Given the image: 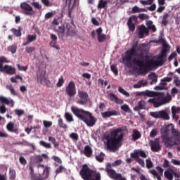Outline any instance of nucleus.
<instances>
[{
    "label": "nucleus",
    "mask_w": 180,
    "mask_h": 180,
    "mask_svg": "<svg viewBox=\"0 0 180 180\" xmlns=\"http://www.w3.org/2000/svg\"><path fill=\"white\" fill-rule=\"evenodd\" d=\"M141 109H146V103L143 100L138 103V105L134 108V110H141Z\"/></svg>",
    "instance_id": "bb28decb"
},
{
    "label": "nucleus",
    "mask_w": 180,
    "mask_h": 180,
    "mask_svg": "<svg viewBox=\"0 0 180 180\" xmlns=\"http://www.w3.org/2000/svg\"><path fill=\"white\" fill-rule=\"evenodd\" d=\"M43 123L44 127L46 128L51 127V126H53V122L51 121L44 120Z\"/></svg>",
    "instance_id": "6e6d98bb"
},
{
    "label": "nucleus",
    "mask_w": 180,
    "mask_h": 180,
    "mask_svg": "<svg viewBox=\"0 0 180 180\" xmlns=\"http://www.w3.org/2000/svg\"><path fill=\"white\" fill-rule=\"evenodd\" d=\"M2 103H5L6 105H8L11 108H13L15 105V101L11 98H8L3 96H0V113L1 115H4V113H6L8 108H6V107Z\"/></svg>",
    "instance_id": "0eeeda50"
},
{
    "label": "nucleus",
    "mask_w": 180,
    "mask_h": 180,
    "mask_svg": "<svg viewBox=\"0 0 180 180\" xmlns=\"http://www.w3.org/2000/svg\"><path fill=\"white\" fill-rule=\"evenodd\" d=\"M139 18L141 19V20H146V19H148L150 17L147 14L141 13L139 15L137 19H139Z\"/></svg>",
    "instance_id": "864d4df0"
},
{
    "label": "nucleus",
    "mask_w": 180,
    "mask_h": 180,
    "mask_svg": "<svg viewBox=\"0 0 180 180\" xmlns=\"http://www.w3.org/2000/svg\"><path fill=\"white\" fill-rule=\"evenodd\" d=\"M139 95H143V96H148L150 98L148 101L150 103H153L155 108H160V106H162V105H165L167 103H169L172 98L169 94H164L162 93H157L153 91H143L139 94Z\"/></svg>",
    "instance_id": "f03ea898"
},
{
    "label": "nucleus",
    "mask_w": 180,
    "mask_h": 180,
    "mask_svg": "<svg viewBox=\"0 0 180 180\" xmlns=\"http://www.w3.org/2000/svg\"><path fill=\"white\" fill-rule=\"evenodd\" d=\"M124 134L122 128H117L110 131V139L107 140V148L109 150H117L123 144Z\"/></svg>",
    "instance_id": "7ed1b4c3"
},
{
    "label": "nucleus",
    "mask_w": 180,
    "mask_h": 180,
    "mask_svg": "<svg viewBox=\"0 0 180 180\" xmlns=\"http://www.w3.org/2000/svg\"><path fill=\"white\" fill-rule=\"evenodd\" d=\"M148 79L152 80V82H157V75L155 73H150L148 75Z\"/></svg>",
    "instance_id": "37998d69"
},
{
    "label": "nucleus",
    "mask_w": 180,
    "mask_h": 180,
    "mask_svg": "<svg viewBox=\"0 0 180 180\" xmlns=\"http://www.w3.org/2000/svg\"><path fill=\"white\" fill-rule=\"evenodd\" d=\"M65 117L66 120H68V122H74V118H72V115H71L70 112H65Z\"/></svg>",
    "instance_id": "de8ad7c7"
},
{
    "label": "nucleus",
    "mask_w": 180,
    "mask_h": 180,
    "mask_svg": "<svg viewBox=\"0 0 180 180\" xmlns=\"http://www.w3.org/2000/svg\"><path fill=\"white\" fill-rule=\"evenodd\" d=\"M121 110L124 112H126L127 113H130L131 110H130V107L127 104H124L121 105Z\"/></svg>",
    "instance_id": "4c0bfd02"
},
{
    "label": "nucleus",
    "mask_w": 180,
    "mask_h": 180,
    "mask_svg": "<svg viewBox=\"0 0 180 180\" xmlns=\"http://www.w3.org/2000/svg\"><path fill=\"white\" fill-rule=\"evenodd\" d=\"M20 8L22 11L23 15H26L27 16H32L33 13H34L33 7L26 2L21 3Z\"/></svg>",
    "instance_id": "9d476101"
},
{
    "label": "nucleus",
    "mask_w": 180,
    "mask_h": 180,
    "mask_svg": "<svg viewBox=\"0 0 180 180\" xmlns=\"http://www.w3.org/2000/svg\"><path fill=\"white\" fill-rule=\"evenodd\" d=\"M40 146H42V147H44L45 148H51V144L45 142L44 141H39Z\"/></svg>",
    "instance_id": "c03bdc74"
},
{
    "label": "nucleus",
    "mask_w": 180,
    "mask_h": 180,
    "mask_svg": "<svg viewBox=\"0 0 180 180\" xmlns=\"http://www.w3.org/2000/svg\"><path fill=\"white\" fill-rule=\"evenodd\" d=\"M169 49L168 46L162 48L161 53L158 56L153 58H146V60L142 62L141 59L138 60L141 53L140 49H137V46L134 47L131 50L126 52L125 56L123 58L122 63L123 64H129L132 61L131 68H134V71H150L155 67H160L164 64V58L167 57Z\"/></svg>",
    "instance_id": "f257e3e1"
},
{
    "label": "nucleus",
    "mask_w": 180,
    "mask_h": 180,
    "mask_svg": "<svg viewBox=\"0 0 180 180\" xmlns=\"http://www.w3.org/2000/svg\"><path fill=\"white\" fill-rule=\"evenodd\" d=\"M16 177V172L13 169H10V178L11 179H15Z\"/></svg>",
    "instance_id": "0e129e2a"
},
{
    "label": "nucleus",
    "mask_w": 180,
    "mask_h": 180,
    "mask_svg": "<svg viewBox=\"0 0 180 180\" xmlns=\"http://www.w3.org/2000/svg\"><path fill=\"white\" fill-rule=\"evenodd\" d=\"M136 24H137V16L132 15L129 17L127 21V26L129 32H134V30H136Z\"/></svg>",
    "instance_id": "4468645a"
},
{
    "label": "nucleus",
    "mask_w": 180,
    "mask_h": 180,
    "mask_svg": "<svg viewBox=\"0 0 180 180\" xmlns=\"http://www.w3.org/2000/svg\"><path fill=\"white\" fill-rule=\"evenodd\" d=\"M118 91L120 94H122V95H124L125 96H127V98H129V96H130V94H129V92H127L126 90H124L122 87H119Z\"/></svg>",
    "instance_id": "a19ab883"
},
{
    "label": "nucleus",
    "mask_w": 180,
    "mask_h": 180,
    "mask_svg": "<svg viewBox=\"0 0 180 180\" xmlns=\"http://www.w3.org/2000/svg\"><path fill=\"white\" fill-rule=\"evenodd\" d=\"M8 51H10L12 54H15L16 53L17 48L15 46H9L7 48Z\"/></svg>",
    "instance_id": "8fccbe9b"
},
{
    "label": "nucleus",
    "mask_w": 180,
    "mask_h": 180,
    "mask_svg": "<svg viewBox=\"0 0 180 180\" xmlns=\"http://www.w3.org/2000/svg\"><path fill=\"white\" fill-rule=\"evenodd\" d=\"M138 29V36L139 39H144L146 36H148L150 34V31H148L147 27H146L144 25H139Z\"/></svg>",
    "instance_id": "2eb2a0df"
},
{
    "label": "nucleus",
    "mask_w": 180,
    "mask_h": 180,
    "mask_svg": "<svg viewBox=\"0 0 180 180\" xmlns=\"http://www.w3.org/2000/svg\"><path fill=\"white\" fill-rule=\"evenodd\" d=\"M83 153L86 157H91L92 155V148L88 146H85Z\"/></svg>",
    "instance_id": "c756f323"
},
{
    "label": "nucleus",
    "mask_w": 180,
    "mask_h": 180,
    "mask_svg": "<svg viewBox=\"0 0 180 180\" xmlns=\"http://www.w3.org/2000/svg\"><path fill=\"white\" fill-rule=\"evenodd\" d=\"M0 72H6V74L13 75L16 72V70L9 65H6L0 67Z\"/></svg>",
    "instance_id": "dca6fc26"
},
{
    "label": "nucleus",
    "mask_w": 180,
    "mask_h": 180,
    "mask_svg": "<svg viewBox=\"0 0 180 180\" xmlns=\"http://www.w3.org/2000/svg\"><path fill=\"white\" fill-rule=\"evenodd\" d=\"M177 113H180V107H176V106H172V115L173 119H175L176 120H178L179 119V117Z\"/></svg>",
    "instance_id": "412c9836"
},
{
    "label": "nucleus",
    "mask_w": 180,
    "mask_h": 180,
    "mask_svg": "<svg viewBox=\"0 0 180 180\" xmlns=\"http://www.w3.org/2000/svg\"><path fill=\"white\" fill-rule=\"evenodd\" d=\"M6 128L8 131H11L12 133H16L18 131V128L15 127V124L12 122L7 124Z\"/></svg>",
    "instance_id": "a878e982"
},
{
    "label": "nucleus",
    "mask_w": 180,
    "mask_h": 180,
    "mask_svg": "<svg viewBox=\"0 0 180 180\" xmlns=\"http://www.w3.org/2000/svg\"><path fill=\"white\" fill-rule=\"evenodd\" d=\"M9 63L10 61L8 60V59H6V57H4V56H1V57H0V67L4 66V65H2V63Z\"/></svg>",
    "instance_id": "3c124183"
},
{
    "label": "nucleus",
    "mask_w": 180,
    "mask_h": 180,
    "mask_svg": "<svg viewBox=\"0 0 180 180\" xmlns=\"http://www.w3.org/2000/svg\"><path fill=\"white\" fill-rule=\"evenodd\" d=\"M103 117H110V116H117L118 113L117 112L112 110V111H106L101 113Z\"/></svg>",
    "instance_id": "5701e85b"
},
{
    "label": "nucleus",
    "mask_w": 180,
    "mask_h": 180,
    "mask_svg": "<svg viewBox=\"0 0 180 180\" xmlns=\"http://www.w3.org/2000/svg\"><path fill=\"white\" fill-rule=\"evenodd\" d=\"M147 85V80H140L136 84L134 85V88L139 89L142 88V86H146Z\"/></svg>",
    "instance_id": "cd10ccee"
},
{
    "label": "nucleus",
    "mask_w": 180,
    "mask_h": 180,
    "mask_svg": "<svg viewBox=\"0 0 180 180\" xmlns=\"http://www.w3.org/2000/svg\"><path fill=\"white\" fill-rule=\"evenodd\" d=\"M108 6V0H99L97 6L98 9H106Z\"/></svg>",
    "instance_id": "393cba45"
},
{
    "label": "nucleus",
    "mask_w": 180,
    "mask_h": 180,
    "mask_svg": "<svg viewBox=\"0 0 180 180\" xmlns=\"http://www.w3.org/2000/svg\"><path fill=\"white\" fill-rule=\"evenodd\" d=\"M27 43H32V41H34V40H36V39H37V36H36V34H34V35L29 34L27 36Z\"/></svg>",
    "instance_id": "e433bc0d"
},
{
    "label": "nucleus",
    "mask_w": 180,
    "mask_h": 180,
    "mask_svg": "<svg viewBox=\"0 0 180 180\" xmlns=\"http://www.w3.org/2000/svg\"><path fill=\"white\" fill-rule=\"evenodd\" d=\"M53 160L56 162V165L61 164V159L57 156H52Z\"/></svg>",
    "instance_id": "e2e57ef3"
},
{
    "label": "nucleus",
    "mask_w": 180,
    "mask_h": 180,
    "mask_svg": "<svg viewBox=\"0 0 180 180\" xmlns=\"http://www.w3.org/2000/svg\"><path fill=\"white\" fill-rule=\"evenodd\" d=\"M69 137L72 139L74 140V141H77L79 139L78 134L75 132H72L69 135Z\"/></svg>",
    "instance_id": "a18cd8bd"
},
{
    "label": "nucleus",
    "mask_w": 180,
    "mask_h": 180,
    "mask_svg": "<svg viewBox=\"0 0 180 180\" xmlns=\"http://www.w3.org/2000/svg\"><path fill=\"white\" fill-rule=\"evenodd\" d=\"M141 137V134H140V132H139V131H137L136 129H134L132 134L133 140H139V139H140Z\"/></svg>",
    "instance_id": "2f4dec72"
},
{
    "label": "nucleus",
    "mask_w": 180,
    "mask_h": 180,
    "mask_svg": "<svg viewBox=\"0 0 180 180\" xmlns=\"http://www.w3.org/2000/svg\"><path fill=\"white\" fill-rule=\"evenodd\" d=\"M162 23L164 26H167L168 25V13H165L162 20Z\"/></svg>",
    "instance_id": "ea45409f"
},
{
    "label": "nucleus",
    "mask_w": 180,
    "mask_h": 180,
    "mask_svg": "<svg viewBox=\"0 0 180 180\" xmlns=\"http://www.w3.org/2000/svg\"><path fill=\"white\" fill-rule=\"evenodd\" d=\"M108 99L111 100L112 102H115V103H117L118 105H123V100L120 99L116 94L113 93H110L108 95Z\"/></svg>",
    "instance_id": "6ab92c4d"
},
{
    "label": "nucleus",
    "mask_w": 180,
    "mask_h": 180,
    "mask_svg": "<svg viewBox=\"0 0 180 180\" xmlns=\"http://www.w3.org/2000/svg\"><path fill=\"white\" fill-rule=\"evenodd\" d=\"M174 172H174V170H172V169H167L166 171H165L164 175L165 178H167V179L172 180L174 179Z\"/></svg>",
    "instance_id": "4be33fe9"
},
{
    "label": "nucleus",
    "mask_w": 180,
    "mask_h": 180,
    "mask_svg": "<svg viewBox=\"0 0 180 180\" xmlns=\"http://www.w3.org/2000/svg\"><path fill=\"white\" fill-rule=\"evenodd\" d=\"M103 157H105V154H103V153H101L100 155L96 157V160L99 162H102V161H103Z\"/></svg>",
    "instance_id": "4d7b16f0"
},
{
    "label": "nucleus",
    "mask_w": 180,
    "mask_h": 180,
    "mask_svg": "<svg viewBox=\"0 0 180 180\" xmlns=\"http://www.w3.org/2000/svg\"><path fill=\"white\" fill-rule=\"evenodd\" d=\"M97 37L99 43H103L106 40V35L105 34L98 35Z\"/></svg>",
    "instance_id": "49530a36"
},
{
    "label": "nucleus",
    "mask_w": 180,
    "mask_h": 180,
    "mask_svg": "<svg viewBox=\"0 0 180 180\" xmlns=\"http://www.w3.org/2000/svg\"><path fill=\"white\" fill-rule=\"evenodd\" d=\"M150 116H152V117H155V119H160V111L151 112Z\"/></svg>",
    "instance_id": "13d9d810"
},
{
    "label": "nucleus",
    "mask_w": 180,
    "mask_h": 180,
    "mask_svg": "<svg viewBox=\"0 0 180 180\" xmlns=\"http://www.w3.org/2000/svg\"><path fill=\"white\" fill-rule=\"evenodd\" d=\"M39 176L41 179H47L49 178L50 167L44 166V165H39L38 166Z\"/></svg>",
    "instance_id": "9b49d317"
},
{
    "label": "nucleus",
    "mask_w": 180,
    "mask_h": 180,
    "mask_svg": "<svg viewBox=\"0 0 180 180\" xmlns=\"http://www.w3.org/2000/svg\"><path fill=\"white\" fill-rule=\"evenodd\" d=\"M71 110L75 116L79 118L80 120L84 122L87 126L92 127L95 124L96 121L89 112L80 110L79 108L74 106L71 108Z\"/></svg>",
    "instance_id": "20e7f679"
},
{
    "label": "nucleus",
    "mask_w": 180,
    "mask_h": 180,
    "mask_svg": "<svg viewBox=\"0 0 180 180\" xmlns=\"http://www.w3.org/2000/svg\"><path fill=\"white\" fill-rule=\"evenodd\" d=\"M79 174L84 180H101L102 178L99 172L91 169L88 165H83Z\"/></svg>",
    "instance_id": "39448f33"
},
{
    "label": "nucleus",
    "mask_w": 180,
    "mask_h": 180,
    "mask_svg": "<svg viewBox=\"0 0 180 180\" xmlns=\"http://www.w3.org/2000/svg\"><path fill=\"white\" fill-rule=\"evenodd\" d=\"M167 89V83L162 82L158 86L155 87V89Z\"/></svg>",
    "instance_id": "58836bf2"
},
{
    "label": "nucleus",
    "mask_w": 180,
    "mask_h": 180,
    "mask_svg": "<svg viewBox=\"0 0 180 180\" xmlns=\"http://www.w3.org/2000/svg\"><path fill=\"white\" fill-rule=\"evenodd\" d=\"M153 162H151V160L150 159H147L146 160V167L147 168H153Z\"/></svg>",
    "instance_id": "69168bd1"
},
{
    "label": "nucleus",
    "mask_w": 180,
    "mask_h": 180,
    "mask_svg": "<svg viewBox=\"0 0 180 180\" xmlns=\"http://www.w3.org/2000/svg\"><path fill=\"white\" fill-rule=\"evenodd\" d=\"M64 77H63V76L60 77L58 80V82L56 83V86L58 88H60V86H63V85H64Z\"/></svg>",
    "instance_id": "c9c22d12"
},
{
    "label": "nucleus",
    "mask_w": 180,
    "mask_h": 180,
    "mask_svg": "<svg viewBox=\"0 0 180 180\" xmlns=\"http://www.w3.org/2000/svg\"><path fill=\"white\" fill-rule=\"evenodd\" d=\"M66 94L68 96H75L77 94V89L75 88V83L74 81H70L66 86Z\"/></svg>",
    "instance_id": "ddd939ff"
},
{
    "label": "nucleus",
    "mask_w": 180,
    "mask_h": 180,
    "mask_svg": "<svg viewBox=\"0 0 180 180\" xmlns=\"http://www.w3.org/2000/svg\"><path fill=\"white\" fill-rule=\"evenodd\" d=\"M58 34L60 39H64L67 36H72L74 32L72 28H68V26L64 27V25L59 26L58 28Z\"/></svg>",
    "instance_id": "1a4fd4ad"
},
{
    "label": "nucleus",
    "mask_w": 180,
    "mask_h": 180,
    "mask_svg": "<svg viewBox=\"0 0 180 180\" xmlns=\"http://www.w3.org/2000/svg\"><path fill=\"white\" fill-rule=\"evenodd\" d=\"M58 126L60 127L62 129H67V124L63 122V119L60 118L58 120Z\"/></svg>",
    "instance_id": "603ef678"
},
{
    "label": "nucleus",
    "mask_w": 180,
    "mask_h": 180,
    "mask_svg": "<svg viewBox=\"0 0 180 180\" xmlns=\"http://www.w3.org/2000/svg\"><path fill=\"white\" fill-rule=\"evenodd\" d=\"M139 41H140V38L134 37L132 42V46H146L145 44H139Z\"/></svg>",
    "instance_id": "473e14b6"
},
{
    "label": "nucleus",
    "mask_w": 180,
    "mask_h": 180,
    "mask_svg": "<svg viewBox=\"0 0 180 180\" xmlns=\"http://www.w3.org/2000/svg\"><path fill=\"white\" fill-rule=\"evenodd\" d=\"M34 160L37 161V162H43V156L41 155H35L34 156Z\"/></svg>",
    "instance_id": "bf43d9fd"
},
{
    "label": "nucleus",
    "mask_w": 180,
    "mask_h": 180,
    "mask_svg": "<svg viewBox=\"0 0 180 180\" xmlns=\"http://www.w3.org/2000/svg\"><path fill=\"white\" fill-rule=\"evenodd\" d=\"M150 147L152 151H160L161 150V146H160V143L157 141L151 142Z\"/></svg>",
    "instance_id": "b1692460"
},
{
    "label": "nucleus",
    "mask_w": 180,
    "mask_h": 180,
    "mask_svg": "<svg viewBox=\"0 0 180 180\" xmlns=\"http://www.w3.org/2000/svg\"><path fill=\"white\" fill-rule=\"evenodd\" d=\"M7 89H8V91H10L11 95H13V96H16L18 95V93L16 92V91H15V89H13V86L12 85H8L6 86Z\"/></svg>",
    "instance_id": "72a5a7b5"
},
{
    "label": "nucleus",
    "mask_w": 180,
    "mask_h": 180,
    "mask_svg": "<svg viewBox=\"0 0 180 180\" xmlns=\"http://www.w3.org/2000/svg\"><path fill=\"white\" fill-rule=\"evenodd\" d=\"M14 112L15 115H17V116H22V115L25 113V111H23V110H19V109H15Z\"/></svg>",
    "instance_id": "052dcab7"
},
{
    "label": "nucleus",
    "mask_w": 180,
    "mask_h": 180,
    "mask_svg": "<svg viewBox=\"0 0 180 180\" xmlns=\"http://www.w3.org/2000/svg\"><path fill=\"white\" fill-rule=\"evenodd\" d=\"M110 68H111V71H112V72H113L115 75H117V72H118V71H117V68H116L115 65H112L111 67H110Z\"/></svg>",
    "instance_id": "774afa93"
},
{
    "label": "nucleus",
    "mask_w": 180,
    "mask_h": 180,
    "mask_svg": "<svg viewBox=\"0 0 180 180\" xmlns=\"http://www.w3.org/2000/svg\"><path fill=\"white\" fill-rule=\"evenodd\" d=\"M32 6H34V8H35V9H38V11H41L42 6H41V4H40V3L32 2Z\"/></svg>",
    "instance_id": "09e8293b"
},
{
    "label": "nucleus",
    "mask_w": 180,
    "mask_h": 180,
    "mask_svg": "<svg viewBox=\"0 0 180 180\" xmlns=\"http://www.w3.org/2000/svg\"><path fill=\"white\" fill-rule=\"evenodd\" d=\"M41 2L43 4V5H44V6H46L47 8L53 6V3L50 2V0H41Z\"/></svg>",
    "instance_id": "79ce46f5"
},
{
    "label": "nucleus",
    "mask_w": 180,
    "mask_h": 180,
    "mask_svg": "<svg viewBox=\"0 0 180 180\" xmlns=\"http://www.w3.org/2000/svg\"><path fill=\"white\" fill-rule=\"evenodd\" d=\"M120 164H122V160H117L111 164V167H117V166L120 165Z\"/></svg>",
    "instance_id": "338daca9"
},
{
    "label": "nucleus",
    "mask_w": 180,
    "mask_h": 180,
    "mask_svg": "<svg viewBox=\"0 0 180 180\" xmlns=\"http://www.w3.org/2000/svg\"><path fill=\"white\" fill-rule=\"evenodd\" d=\"M160 112V119H163V120H169V115L168 112H169V109H165L159 111Z\"/></svg>",
    "instance_id": "aec40b11"
},
{
    "label": "nucleus",
    "mask_w": 180,
    "mask_h": 180,
    "mask_svg": "<svg viewBox=\"0 0 180 180\" xmlns=\"http://www.w3.org/2000/svg\"><path fill=\"white\" fill-rule=\"evenodd\" d=\"M140 12H141V9L137 6H134L131 9V13H140Z\"/></svg>",
    "instance_id": "5fc2aeb1"
},
{
    "label": "nucleus",
    "mask_w": 180,
    "mask_h": 180,
    "mask_svg": "<svg viewBox=\"0 0 180 180\" xmlns=\"http://www.w3.org/2000/svg\"><path fill=\"white\" fill-rule=\"evenodd\" d=\"M157 42L159 43V44H162V46H168L167 41L162 38L160 39Z\"/></svg>",
    "instance_id": "680f3d73"
},
{
    "label": "nucleus",
    "mask_w": 180,
    "mask_h": 180,
    "mask_svg": "<svg viewBox=\"0 0 180 180\" xmlns=\"http://www.w3.org/2000/svg\"><path fill=\"white\" fill-rule=\"evenodd\" d=\"M111 167L112 164L110 163H108L106 165V172L108 176H110V178H111L112 179L115 180H117L120 178H122V174L116 173V172L114 169H110Z\"/></svg>",
    "instance_id": "f8f14e48"
},
{
    "label": "nucleus",
    "mask_w": 180,
    "mask_h": 180,
    "mask_svg": "<svg viewBox=\"0 0 180 180\" xmlns=\"http://www.w3.org/2000/svg\"><path fill=\"white\" fill-rule=\"evenodd\" d=\"M78 96L80 98V100L77 101L79 105H85L88 102V94L83 91H78Z\"/></svg>",
    "instance_id": "f3484780"
},
{
    "label": "nucleus",
    "mask_w": 180,
    "mask_h": 180,
    "mask_svg": "<svg viewBox=\"0 0 180 180\" xmlns=\"http://www.w3.org/2000/svg\"><path fill=\"white\" fill-rule=\"evenodd\" d=\"M49 141H51L56 148H58V146H60V144L57 141H56V138L53 136L49 137Z\"/></svg>",
    "instance_id": "f704fd0d"
},
{
    "label": "nucleus",
    "mask_w": 180,
    "mask_h": 180,
    "mask_svg": "<svg viewBox=\"0 0 180 180\" xmlns=\"http://www.w3.org/2000/svg\"><path fill=\"white\" fill-rule=\"evenodd\" d=\"M11 32L15 36V37H20L22 36V29L20 27L18 30L13 28L11 30Z\"/></svg>",
    "instance_id": "c85d7f7f"
},
{
    "label": "nucleus",
    "mask_w": 180,
    "mask_h": 180,
    "mask_svg": "<svg viewBox=\"0 0 180 180\" xmlns=\"http://www.w3.org/2000/svg\"><path fill=\"white\" fill-rule=\"evenodd\" d=\"M37 82L40 85H46V86H53L51 81L46 75V69H39L37 72Z\"/></svg>",
    "instance_id": "423d86ee"
},
{
    "label": "nucleus",
    "mask_w": 180,
    "mask_h": 180,
    "mask_svg": "<svg viewBox=\"0 0 180 180\" xmlns=\"http://www.w3.org/2000/svg\"><path fill=\"white\" fill-rule=\"evenodd\" d=\"M39 63H49V58H47V55L45 53H41V56L39 58Z\"/></svg>",
    "instance_id": "7c9ffc66"
},
{
    "label": "nucleus",
    "mask_w": 180,
    "mask_h": 180,
    "mask_svg": "<svg viewBox=\"0 0 180 180\" xmlns=\"http://www.w3.org/2000/svg\"><path fill=\"white\" fill-rule=\"evenodd\" d=\"M139 157H142V158H147V154L143 150H134V153H131V158H133L138 162L141 167H144V160L140 159Z\"/></svg>",
    "instance_id": "6e6552de"
},
{
    "label": "nucleus",
    "mask_w": 180,
    "mask_h": 180,
    "mask_svg": "<svg viewBox=\"0 0 180 180\" xmlns=\"http://www.w3.org/2000/svg\"><path fill=\"white\" fill-rule=\"evenodd\" d=\"M156 169L159 173H158L155 169L150 170L149 172L153 175L154 178H157L158 180H161V175H162L164 169L160 167H157Z\"/></svg>",
    "instance_id": "a211bd4d"
}]
</instances>
